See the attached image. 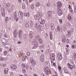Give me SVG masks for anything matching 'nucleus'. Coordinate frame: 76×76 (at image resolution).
Segmentation results:
<instances>
[{
  "label": "nucleus",
  "mask_w": 76,
  "mask_h": 76,
  "mask_svg": "<svg viewBox=\"0 0 76 76\" xmlns=\"http://www.w3.org/2000/svg\"><path fill=\"white\" fill-rule=\"evenodd\" d=\"M9 20V17H6V18L5 19V21L6 22H7Z\"/></svg>",
  "instance_id": "nucleus-38"
},
{
  "label": "nucleus",
  "mask_w": 76,
  "mask_h": 76,
  "mask_svg": "<svg viewBox=\"0 0 76 76\" xmlns=\"http://www.w3.org/2000/svg\"><path fill=\"white\" fill-rule=\"evenodd\" d=\"M1 41L3 43H4V44H6V43H7V39H2Z\"/></svg>",
  "instance_id": "nucleus-15"
},
{
  "label": "nucleus",
  "mask_w": 76,
  "mask_h": 76,
  "mask_svg": "<svg viewBox=\"0 0 76 76\" xmlns=\"http://www.w3.org/2000/svg\"><path fill=\"white\" fill-rule=\"evenodd\" d=\"M22 31L21 30H20L19 31V38H20L22 36L20 35H22Z\"/></svg>",
  "instance_id": "nucleus-26"
},
{
  "label": "nucleus",
  "mask_w": 76,
  "mask_h": 76,
  "mask_svg": "<svg viewBox=\"0 0 76 76\" xmlns=\"http://www.w3.org/2000/svg\"><path fill=\"white\" fill-rule=\"evenodd\" d=\"M34 18L35 20H38L41 18V15L39 14L35 15H34Z\"/></svg>",
  "instance_id": "nucleus-3"
},
{
  "label": "nucleus",
  "mask_w": 76,
  "mask_h": 76,
  "mask_svg": "<svg viewBox=\"0 0 76 76\" xmlns=\"http://www.w3.org/2000/svg\"><path fill=\"white\" fill-rule=\"evenodd\" d=\"M1 15L3 17H4L5 16V10L4 9V8H2L1 9Z\"/></svg>",
  "instance_id": "nucleus-10"
},
{
  "label": "nucleus",
  "mask_w": 76,
  "mask_h": 76,
  "mask_svg": "<svg viewBox=\"0 0 76 76\" xmlns=\"http://www.w3.org/2000/svg\"><path fill=\"white\" fill-rule=\"evenodd\" d=\"M9 71V69L7 68H6L4 69V73L5 74H7Z\"/></svg>",
  "instance_id": "nucleus-18"
},
{
  "label": "nucleus",
  "mask_w": 76,
  "mask_h": 76,
  "mask_svg": "<svg viewBox=\"0 0 76 76\" xmlns=\"http://www.w3.org/2000/svg\"><path fill=\"white\" fill-rule=\"evenodd\" d=\"M42 22L43 24H44L45 23V20H43L42 21Z\"/></svg>",
  "instance_id": "nucleus-59"
},
{
  "label": "nucleus",
  "mask_w": 76,
  "mask_h": 76,
  "mask_svg": "<svg viewBox=\"0 0 76 76\" xmlns=\"http://www.w3.org/2000/svg\"><path fill=\"white\" fill-rule=\"evenodd\" d=\"M50 5H51V4H50V3H48V6H50Z\"/></svg>",
  "instance_id": "nucleus-61"
},
{
  "label": "nucleus",
  "mask_w": 76,
  "mask_h": 76,
  "mask_svg": "<svg viewBox=\"0 0 76 76\" xmlns=\"http://www.w3.org/2000/svg\"><path fill=\"white\" fill-rule=\"evenodd\" d=\"M70 12H73V10L71 9V10H70Z\"/></svg>",
  "instance_id": "nucleus-62"
},
{
  "label": "nucleus",
  "mask_w": 76,
  "mask_h": 76,
  "mask_svg": "<svg viewBox=\"0 0 76 76\" xmlns=\"http://www.w3.org/2000/svg\"><path fill=\"white\" fill-rule=\"evenodd\" d=\"M33 33L32 32H31L30 33V34L29 35V36L30 37V38H33Z\"/></svg>",
  "instance_id": "nucleus-23"
},
{
  "label": "nucleus",
  "mask_w": 76,
  "mask_h": 76,
  "mask_svg": "<svg viewBox=\"0 0 76 76\" xmlns=\"http://www.w3.org/2000/svg\"><path fill=\"white\" fill-rule=\"evenodd\" d=\"M74 10H75L76 9V6H75L74 7Z\"/></svg>",
  "instance_id": "nucleus-63"
},
{
  "label": "nucleus",
  "mask_w": 76,
  "mask_h": 76,
  "mask_svg": "<svg viewBox=\"0 0 76 76\" xmlns=\"http://www.w3.org/2000/svg\"><path fill=\"white\" fill-rule=\"evenodd\" d=\"M22 7L23 9H25V5L23 4L22 5Z\"/></svg>",
  "instance_id": "nucleus-47"
},
{
  "label": "nucleus",
  "mask_w": 76,
  "mask_h": 76,
  "mask_svg": "<svg viewBox=\"0 0 76 76\" xmlns=\"http://www.w3.org/2000/svg\"><path fill=\"white\" fill-rule=\"evenodd\" d=\"M62 40L63 42H66V38H65V36H63L62 37Z\"/></svg>",
  "instance_id": "nucleus-22"
},
{
  "label": "nucleus",
  "mask_w": 76,
  "mask_h": 76,
  "mask_svg": "<svg viewBox=\"0 0 76 76\" xmlns=\"http://www.w3.org/2000/svg\"><path fill=\"white\" fill-rule=\"evenodd\" d=\"M30 62L31 63V64L33 66H35L36 65V62L35 60L33 59V58H30Z\"/></svg>",
  "instance_id": "nucleus-2"
},
{
  "label": "nucleus",
  "mask_w": 76,
  "mask_h": 76,
  "mask_svg": "<svg viewBox=\"0 0 76 76\" xmlns=\"http://www.w3.org/2000/svg\"><path fill=\"white\" fill-rule=\"evenodd\" d=\"M36 48H36L35 46H34L33 47H32V49H35Z\"/></svg>",
  "instance_id": "nucleus-60"
},
{
  "label": "nucleus",
  "mask_w": 76,
  "mask_h": 76,
  "mask_svg": "<svg viewBox=\"0 0 76 76\" xmlns=\"http://www.w3.org/2000/svg\"><path fill=\"white\" fill-rule=\"evenodd\" d=\"M67 25L68 26H70V23L69 22H68L67 23Z\"/></svg>",
  "instance_id": "nucleus-55"
},
{
  "label": "nucleus",
  "mask_w": 76,
  "mask_h": 76,
  "mask_svg": "<svg viewBox=\"0 0 76 76\" xmlns=\"http://www.w3.org/2000/svg\"><path fill=\"white\" fill-rule=\"evenodd\" d=\"M67 65L69 68V69H73V67H75V65H73V66H72V65H71L69 63H68Z\"/></svg>",
  "instance_id": "nucleus-12"
},
{
  "label": "nucleus",
  "mask_w": 76,
  "mask_h": 76,
  "mask_svg": "<svg viewBox=\"0 0 76 76\" xmlns=\"http://www.w3.org/2000/svg\"><path fill=\"white\" fill-rule=\"evenodd\" d=\"M0 61H3V60H4V58L2 57H1L0 58Z\"/></svg>",
  "instance_id": "nucleus-43"
},
{
  "label": "nucleus",
  "mask_w": 76,
  "mask_h": 76,
  "mask_svg": "<svg viewBox=\"0 0 76 76\" xmlns=\"http://www.w3.org/2000/svg\"><path fill=\"white\" fill-rule=\"evenodd\" d=\"M45 65H47V64H48V62H47V61H46L45 63Z\"/></svg>",
  "instance_id": "nucleus-58"
},
{
  "label": "nucleus",
  "mask_w": 76,
  "mask_h": 76,
  "mask_svg": "<svg viewBox=\"0 0 76 76\" xmlns=\"http://www.w3.org/2000/svg\"><path fill=\"white\" fill-rule=\"evenodd\" d=\"M4 56H6V55H7V51H4Z\"/></svg>",
  "instance_id": "nucleus-36"
},
{
  "label": "nucleus",
  "mask_w": 76,
  "mask_h": 76,
  "mask_svg": "<svg viewBox=\"0 0 76 76\" xmlns=\"http://www.w3.org/2000/svg\"><path fill=\"white\" fill-rule=\"evenodd\" d=\"M66 43H69V40L67 39L66 40Z\"/></svg>",
  "instance_id": "nucleus-54"
},
{
  "label": "nucleus",
  "mask_w": 76,
  "mask_h": 76,
  "mask_svg": "<svg viewBox=\"0 0 76 76\" xmlns=\"http://www.w3.org/2000/svg\"><path fill=\"white\" fill-rule=\"evenodd\" d=\"M72 19V17L70 15L68 16V20H71Z\"/></svg>",
  "instance_id": "nucleus-34"
},
{
  "label": "nucleus",
  "mask_w": 76,
  "mask_h": 76,
  "mask_svg": "<svg viewBox=\"0 0 76 76\" xmlns=\"http://www.w3.org/2000/svg\"><path fill=\"white\" fill-rule=\"evenodd\" d=\"M14 19L15 20H16V21L17 22H18V20H19V18H17L16 17H15L14 18Z\"/></svg>",
  "instance_id": "nucleus-42"
},
{
  "label": "nucleus",
  "mask_w": 76,
  "mask_h": 76,
  "mask_svg": "<svg viewBox=\"0 0 76 76\" xmlns=\"http://www.w3.org/2000/svg\"><path fill=\"white\" fill-rule=\"evenodd\" d=\"M50 39L52 40L53 39L52 38H53V32L52 31H51L50 32Z\"/></svg>",
  "instance_id": "nucleus-21"
},
{
  "label": "nucleus",
  "mask_w": 76,
  "mask_h": 76,
  "mask_svg": "<svg viewBox=\"0 0 76 76\" xmlns=\"http://www.w3.org/2000/svg\"><path fill=\"white\" fill-rule=\"evenodd\" d=\"M57 9H61L60 7H62V4L60 1H58L57 3Z\"/></svg>",
  "instance_id": "nucleus-6"
},
{
  "label": "nucleus",
  "mask_w": 76,
  "mask_h": 76,
  "mask_svg": "<svg viewBox=\"0 0 76 76\" xmlns=\"http://www.w3.org/2000/svg\"><path fill=\"white\" fill-rule=\"evenodd\" d=\"M22 70H23L22 71L23 73H26V71L25 70V69H23Z\"/></svg>",
  "instance_id": "nucleus-46"
},
{
  "label": "nucleus",
  "mask_w": 76,
  "mask_h": 76,
  "mask_svg": "<svg viewBox=\"0 0 76 76\" xmlns=\"http://www.w3.org/2000/svg\"><path fill=\"white\" fill-rule=\"evenodd\" d=\"M39 43L40 44H42V40L41 39H39Z\"/></svg>",
  "instance_id": "nucleus-40"
},
{
  "label": "nucleus",
  "mask_w": 76,
  "mask_h": 76,
  "mask_svg": "<svg viewBox=\"0 0 76 76\" xmlns=\"http://www.w3.org/2000/svg\"><path fill=\"white\" fill-rule=\"evenodd\" d=\"M57 56L58 60L60 61L62 59L63 57L61 54L60 53H57Z\"/></svg>",
  "instance_id": "nucleus-5"
},
{
  "label": "nucleus",
  "mask_w": 76,
  "mask_h": 76,
  "mask_svg": "<svg viewBox=\"0 0 76 76\" xmlns=\"http://www.w3.org/2000/svg\"><path fill=\"white\" fill-rule=\"evenodd\" d=\"M4 36L5 38H7L8 37V36L7 33H6L4 34Z\"/></svg>",
  "instance_id": "nucleus-37"
},
{
  "label": "nucleus",
  "mask_w": 76,
  "mask_h": 76,
  "mask_svg": "<svg viewBox=\"0 0 76 76\" xmlns=\"http://www.w3.org/2000/svg\"><path fill=\"white\" fill-rule=\"evenodd\" d=\"M37 31L38 32H40L41 31V26L39 25L38 26Z\"/></svg>",
  "instance_id": "nucleus-20"
},
{
  "label": "nucleus",
  "mask_w": 76,
  "mask_h": 76,
  "mask_svg": "<svg viewBox=\"0 0 76 76\" xmlns=\"http://www.w3.org/2000/svg\"><path fill=\"white\" fill-rule=\"evenodd\" d=\"M27 55L28 56H30V53L29 52H28L27 53Z\"/></svg>",
  "instance_id": "nucleus-48"
},
{
  "label": "nucleus",
  "mask_w": 76,
  "mask_h": 76,
  "mask_svg": "<svg viewBox=\"0 0 76 76\" xmlns=\"http://www.w3.org/2000/svg\"><path fill=\"white\" fill-rule=\"evenodd\" d=\"M34 4H32L31 5V8L32 9H34Z\"/></svg>",
  "instance_id": "nucleus-45"
},
{
  "label": "nucleus",
  "mask_w": 76,
  "mask_h": 76,
  "mask_svg": "<svg viewBox=\"0 0 76 76\" xmlns=\"http://www.w3.org/2000/svg\"><path fill=\"white\" fill-rule=\"evenodd\" d=\"M67 32L68 33V34H67L66 37L67 38H69V37H70L71 36V35H72V33H71V32L69 30L67 31Z\"/></svg>",
  "instance_id": "nucleus-13"
},
{
  "label": "nucleus",
  "mask_w": 76,
  "mask_h": 76,
  "mask_svg": "<svg viewBox=\"0 0 76 76\" xmlns=\"http://www.w3.org/2000/svg\"><path fill=\"white\" fill-rule=\"evenodd\" d=\"M25 26L26 28H28L29 27V24L28 23L26 22L25 23Z\"/></svg>",
  "instance_id": "nucleus-31"
},
{
  "label": "nucleus",
  "mask_w": 76,
  "mask_h": 76,
  "mask_svg": "<svg viewBox=\"0 0 76 76\" xmlns=\"http://www.w3.org/2000/svg\"><path fill=\"white\" fill-rule=\"evenodd\" d=\"M23 12H19L18 16L20 19H22V18H23Z\"/></svg>",
  "instance_id": "nucleus-8"
},
{
  "label": "nucleus",
  "mask_w": 76,
  "mask_h": 76,
  "mask_svg": "<svg viewBox=\"0 0 76 76\" xmlns=\"http://www.w3.org/2000/svg\"><path fill=\"white\" fill-rule=\"evenodd\" d=\"M72 48L73 49L74 48H75V46L74 45H72Z\"/></svg>",
  "instance_id": "nucleus-53"
},
{
  "label": "nucleus",
  "mask_w": 76,
  "mask_h": 76,
  "mask_svg": "<svg viewBox=\"0 0 76 76\" xmlns=\"http://www.w3.org/2000/svg\"><path fill=\"white\" fill-rule=\"evenodd\" d=\"M74 56L75 58H76V54H74Z\"/></svg>",
  "instance_id": "nucleus-64"
},
{
  "label": "nucleus",
  "mask_w": 76,
  "mask_h": 76,
  "mask_svg": "<svg viewBox=\"0 0 76 76\" xmlns=\"http://www.w3.org/2000/svg\"><path fill=\"white\" fill-rule=\"evenodd\" d=\"M40 61L41 62L43 63L44 61V55H42L40 57Z\"/></svg>",
  "instance_id": "nucleus-11"
},
{
  "label": "nucleus",
  "mask_w": 76,
  "mask_h": 76,
  "mask_svg": "<svg viewBox=\"0 0 76 76\" xmlns=\"http://www.w3.org/2000/svg\"><path fill=\"white\" fill-rule=\"evenodd\" d=\"M50 60L52 61H54L55 60V58L56 57V55L54 53H50Z\"/></svg>",
  "instance_id": "nucleus-1"
},
{
  "label": "nucleus",
  "mask_w": 76,
  "mask_h": 76,
  "mask_svg": "<svg viewBox=\"0 0 76 76\" xmlns=\"http://www.w3.org/2000/svg\"><path fill=\"white\" fill-rule=\"evenodd\" d=\"M33 44L34 45L36 48H37L38 47V43L37 42V40H35V41H33Z\"/></svg>",
  "instance_id": "nucleus-9"
},
{
  "label": "nucleus",
  "mask_w": 76,
  "mask_h": 76,
  "mask_svg": "<svg viewBox=\"0 0 76 76\" xmlns=\"http://www.w3.org/2000/svg\"><path fill=\"white\" fill-rule=\"evenodd\" d=\"M14 16L15 17H16V16H17V13H16V11L15 12Z\"/></svg>",
  "instance_id": "nucleus-50"
},
{
  "label": "nucleus",
  "mask_w": 76,
  "mask_h": 76,
  "mask_svg": "<svg viewBox=\"0 0 76 76\" xmlns=\"http://www.w3.org/2000/svg\"><path fill=\"white\" fill-rule=\"evenodd\" d=\"M40 5V3L39 2H37L36 3L35 6L36 7H39Z\"/></svg>",
  "instance_id": "nucleus-24"
},
{
  "label": "nucleus",
  "mask_w": 76,
  "mask_h": 76,
  "mask_svg": "<svg viewBox=\"0 0 76 76\" xmlns=\"http://www.w3.org/2000/svg\"><path fill=\"white\" fill-rule=\"evenodd\" d=\"M21 67L23 68H25L26 67V65L24 64L23 63L21 64Z\"/></svg>",
  "instance_id": "nucleus-30"
},
{
  "label": "nucleus",
  "mask_w": 76,
  "mask_h": 76,
  "mask_svg": "<svg viewBox=\"0 0 76 76\" xmlns=\"http://www.w3.org/2000/svg\"><path fill=\"white\" fill-rule=\"evenodd\" d=\"M59 22L60 23H63V21L62 20V19H60L59 20Z\"/></svg>",
  "instance_id": "nucleus-41"
},
{
  "label": "nucleus",
  "mask_w": 76,
  "mask_h": 76,
  "mask_svg": "<svg viewBox=\"0 0 76 76\" xmlns=\"http://www.w3.org/2000/svg\"><path fill=\"white\" fill-rule=\"evenodd\" d=\"M22 60L23 61L26 60V57H23L22 58Z\"/></svg>",
  "instance_id": "nucleus-32"
},
{
  "label": "nucleus",
  "mask_w": 76,
  "mask_h": 76,
  "mask_svg": "<svg viewBox=\"0 0 76 76\" xmlns=\"http://www.w3.org/2000/svg\"><path fill=\"white\" fill-rule=\"evenodd\" d=\"M17 34H18V33L16 32V30H14L13 32V35L15 38H16L17 37Z\"/></svg>",
  "instance_id": "nucleus-17"
},
{
  "label": "nucleus",
  "mask_w": 76,
  "mask_h": 76,
  "mask_svg": "<svg viewBox=\"0 0 76 76\" xmlns=\"http://www.w3.org/2000/svg\"><path fill=\"white\" fill-rule=\"evenodd\" d=\"M50 28L51 30H54V24L53 23H52L50 25Z\"/></svg>",
  "instance_id": "nucleus-19"
},
{
  "label": "nucleus",
  "mask_w": 76,
  "mask_h": 76,
  "mask_svg": "<svg viewBox=\"0 0 76 76\" xmlns=\"http://www.w3.org/2000/svg\"><path fill=\"white\" fill-rule=\"evenodd\" d=\"M58 68L59 70H61V67L60 66H58Z\"/></svg>",
  "instance_id": "nucleus-56"
},
{
  "label": "nucleus",
  "mask_w": 76,
  "mask_h": 76,
  "mask_svg": "<svg viewBox=\"0 0 76 76\" xmlns=\"http://www.w3.org/2000/svg\"><path fill=\"white\" fill-rule=\"evenodd\" d=\"M39 23H41L42 22V19L41 18H40L39 20Z\"/></svg>",
  "instance_id": "nucleus-49"
},
{
  "label": "nucleus",
  "mask_w": 76,
  "mask_h": 76,
  "mask_svg": "<svg viewBox=\"0 0 76 76\" xmlns=\"http://www.w3.org/2000/svg\"><path fill=\"white\" fill-rule=\"evenodd\" d=\"M9 45L7 44L4 45V47L6 48H7V49L9 47Z\"/></svg>",
  "instance_id": "nucleus-29"
},
{
  "label": "nucleus",
  "mask_w": 76,
  "mask_h": 76,
  "mask_svg": "<svg viewBox=\"0 0 76 76\" xmlns=\"http://www.w3.org/2000/svg\"><path fill=\"white\" fill-rule=\"evenodd\" d=\"M19 3L20 4L22 3V0H18Z\"/></svg>",
  "instance_id": "nucleus-57"
},
{
  "label": "nucleus",
  "mask_w": 76,
  "mask_h": 76,
  "mask_svg": "<svg viewBox=\"0 0 76 76\" xmlns=\"http://www.w3.org/2000/svg\"><path fill=\"white\" fill-rule=\"evenodd\" d=\"M24 16H25L29 17V12H27V13H24Z\"/></svg>",
  "instance_id": "nucleus-28"
},
{
  "label": "nucleus",
  "mask_w": 76,
  "mask_h": 76,
  "mask_svg": "<svg viewBox=\"0 0 76 76\" xmlns=\"http://www.w3.org/2000/svg\"><path fill=\"white\" fill-rule=\"evenodd\" d=\"M73 31H74L73 28H72L71 29L70 31H69L70 32H71V33H72V34L73 32Z\"/></svg>",
  "instance_id": "nucleus-35"
},
{
  "label": "nucleus",
  "mask_w": 76,
  "mask_h": 76,
  "mask_svg": "<svg viewBox=\"0 0 76 76\" xmlns=\"http://www.w3.org/2000/svg\"><path fill=\"white\" fill-rule=\"evenodd\" d=\"M14 74V73L12 72H11L10 73V75L11 76H12Z\"/></svg>",
  "instance_id": "nucleus-44"
},
{
  "label": "nucleus",
  "mask_w": 76,
  "mask_h": 76,
  "mask_svg": "<svg viewBox=\"0 0 76 76\" xmlns=\"http://www.w3.org/2000/svg\"><path fill=\"white\" fill-rule=\"evenodd\" d=\"M63 28L64 29H67V28L66 27V26L65 25H63Z\"/></svg>",
  "instance_id": "nucleus-52"
},
{
  "label": "nucleus",
  "mask_w": 76,
  "mask_h": 76,
  "mask_svg": "<svg viewBox=\"0 0 76 76\" xmlns=\"http://www.w3.org/2000/svg\"><path fill=\"white\" fill-rule=\"evenodd\" d=\"M63 69L65 73H69V72L68 71V70H67V68L66 67H64Z\"/></svg>",
  "instance_id": "nucleus-16"
},
{
  "label": "nucleus",
  "mask_w": 76,
  "mask_h": 76,
  "mask_svg": "<svg viewBox=\"0 0 76 76\" xmlns=\"http://www.w3.org/2000/svg\"><path fill=\"white\" fill-rule=\"evenodd\" d=\"M2 38V34L0 33V39H1Z\"/></svg>",
  "instance_id": "nucleus-51"
},
{
  "label": "nucleus",
  "mask_w": 76,
  "mask_h": 76,
  "mask_svg": "<svg viewBox=\"0 0 76 76\" xmlns=\"http://www.w3.org/2000/svg\"><path fill=\"white\" fill-rule=\"evenodd\" d=\"M23 1H25L26 2V4L27 5H28V0H23Z\"/></svg>",
  "instance_id": "nucleus-39"
},
{
  "label": "nucleus",
  "mask_w": 76,
  "mask_h": 76,
  "mask_svg": "<svg viewBox=\"0 0 76 76\" xmlns=\"http://www.w3.org/2000/svg\"><path fill=\"white\" fill-rule=\"evenodd\" d=\"M10 67L12 70H16V69H17V66L14 64L11 65L10 66Z\"/></svg>",
  "instance_id": "nucleus-7"
},
{
  "label": "nucleus",
  "mask_w": 76,
  "mask_h": 76,
  "mask_svg": "<svg viewBox=\"0 0 76 76\" xmlns=\"http://www.w3.org/2000/svg\"><path fill=\"white\" fill-rule=\"evenodd\" d=\"M48 15H49V16H51L52 15V12L51 11H49L48 12Z\"/></svg>",
  "instance_id": "nucleus-27"
},
{
  "label": "nucleus",
  "mask_w": 76,
  "mask_h": 76,
  "mask_svg": "<svg viewBox=\"0 0 76 76\" xmlns=\"http://www.w3.org/2000/svg\"><path fill=\"white\" fill-rule=\"evenodd\" d=\"M44 69L46 74L48 75V66H45Z\"/></svg>",
  "instance_id": "nucleus-14"
},
{
  "label": "nucleus",
  "mask_w": 76,
  "mask_h": 76,
  "mask_svg": "<svg viewBox=\"0 0 76 76\" xmlns=\"http://www.w3.org/2000/svg\"><path fill=\"white\" fill-rule=\"evenodd\" d=\"M56 30L57 32H58V31L60 32V27L58 26L57 27V28L56 29Z\"/></svg>",
  "instance_id": "nucleus-25"
},
{
  "label": "nucleus",
  "mask_w": 76,
  "mask_h": 76,
  "mask_svg": "<svg viewBox=\"0 0 76 76\" xmlns=\"http://www.w3.org/2000/svg\"><path fill=\"white\" fill-rule=\"evenodd\" d=\"M57 10L58 15L59 16H61V15H63V12L62 10L61 9V8H57Z\"/></svg>",
  "instance_id": "nucleus-4"
},
{
  "label": "nucleus",
  "mask_w": 76,
  "mask_h": 76,
  "mask_svg": "<svg viewBox=\"0 0 76 76\" xmlns=\"http://www.w3.org/2000/svg\"><path fill=\"white\" fill-rule=\"evenodd\" d=\"M6 6L7 7H9L10 6V3H7L6 4Z\"/></svg>",
  "instance_id": "nucleus-33"
}]
</instances>
